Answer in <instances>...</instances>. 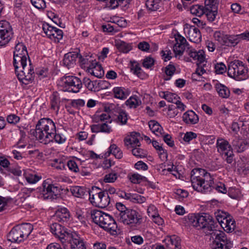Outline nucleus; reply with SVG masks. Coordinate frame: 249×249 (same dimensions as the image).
Wrapping results in <instances>:
<instances>
[{
  "mask_svg": "<svg viewBox=\"0 0 249 249\" xmlns=\"http://www.w3.org/2000/svg\"><path fill=\"white\" fill-rule=\"evenodd\" d=\"M36 137L41 143L48 144L53 141L61 144L66 140L65 136L56 132L53 122L49 118H42L38 121L36 126Z\"/></svg>",
  "mask_w": 249,
  "mask_h": 249,
  "instance_id": "nucleus-1",
  "label": "nucleus"
},
{
  "mask_svg": "<svg viewBox=\"0 0 249 249\" xmlns=\"http://www.w3.org/2000/svg\"><path fill=\"white\" fill-rule=\"evenodd\" d=\"M191 180L194 190L202 193L211 191L213 180L204 169L195 168L191 171Z\"/></svg>",
  "mask_w": 249,
  "mask_h": 249,
  "instance_id": "nucleus-2",
  "label": "nucleus"
},
{
  "mask_svg": "<svg viewBox=\"0 0 249 249\" xmlns=\"http://www.w3.org/2000/svg\"><path fill=\"white\" fill-rule=\"evenodd\" d=\"M91 216L95 224L111 235H116L119 233L120 230L117 223L110 215L101 211L94 210L91 212Z\"/></svg>",
  "mask_w": 249,
  "mask_h": 249,
  "instance_id": "nucleus-3",
  "label": "nucleus"
},
{
  "mask_svg": "<svg viewBox=\"0 0 249 249\" xmlns=\"http://www.w3.org/2000/svg\"><path fill=\"white\" fill-rule=\"evenodd\" d=\"M28 59L29 65L28 66L27 75H25L27 59L15 56L13 58V65L17 76L19 81L25 85L31 83L35 77L34 69L31 65L30 59Z\"/></svg>",
  "mask_w": 249,
  "mask_h": 249,
  "instance_id": "nucleus-4",
  "label": "nucleus"
},
{
  "mask_svg": "<svg viewBox=\"0 0 249 249\" xmlns=\"http://www.w3.org/2000/svg\"><path fill=\"white\" fill-rule=\"evenodd\" d=\"M50 229L52 233L58 238L62 244L66 243V240H68L70 249H77L78 233L76 231L68 232L64 227L57 223L52 224Z\"/></svg>",
  "mask_w": 249,
  "mask_h": 249,
  "instance_id": "nucleus-5",
  "label": "nucleus"
},
{
  "mask_svg": "<svg viewBox=\"0 0 249 249\" xmlns=\"http://www.w3.org/2000/svg\"><path fill=\"white\" fill-rule=\"evenodd\" d=\"M228 75L237 81H243L249 78V71L245 64L238 60L231 61L228 65Z\"/></svg>",
  "mask_w": 249,
  "mask_h": 249,
  "instance_id": "nucleus-6",
  "label": "nucleus"
},
{
  "mask_svg": "<svg viewBox=\"0 0 249 249\" xmlns=\"http://www.w3.org/2000/svg\"><path fill=\"white\" fill-rule=\"evenodd\" d=\"M33 229L30 223H23L15 226L7 235L9 241L14 243H20L26 239Z\"/></svg>",
  "mask_w": 249,
  "mask_h": 249,
  "instance_id": "nucleus-7",
  "label": "nucleus"
},
{
  "mask_svg": "<svg viewBox=\"0 0 249 249\" xmlns=\"http://www.w3.org/2000/svg\"><path fill=\"white\" fill-rule=\"evenodd\" d=\"M118 220L125 225L136 227L142 224V215L140 212L130 209L124 214H122Z\"/></svg>",
  "mask_w": 249,
  "mask_h": 249,
  "instance_id": "nucleus-8",
  "label": "nucleus"
},
{
  "mask_svg": "<svg viewBox=\"0 0 249 249\" xmlns=\"http://www.w3.org/2000/svg\"><path fill=\"white\" fill-rule=\"evenodd\" d=\"M50 181L49 179L44 180L38 189L40 197L43 199H54L59 193V187L52 184Z\"/></svg>",
  "mask_w": 249,
  "mask_h": 249,
  "instance_id": "nucleus-9",
  "label": "nucleus"
},
{
  "mask_svg": "<svg viewBox=\"0 0 249 249\" xmlns=\"http://www.w3.org/2000/svg\"><path fill=\"white\" fill-rule=\"evenodd\" d=\"M210 233L215 237L213 249H231L232 248V242L223 231L215 230Z\"/></svg>",
  "mask_w": 249,
  "mask_h": 249,
  "instance_id": "nucleus-10",
  "label": "nucleus"
},
{
  "mask_svg": "<svg viewBox=\"0 0 249 249\" xmlns=\"http://www.w3.org/2000/svg\"><path fill=\"white\" fill-rule=\"evenodd\" d=\"M78 78L73 76H64L58 81L57 85L60 89L63 91L78 92Z\"/></svg>",
  "mask_w": 249,
  "mask_h": 249,
  "instance_id": "nucleus-11",
  "label": "nucleus"
},
{
  "mask_svg": "<svg viewBox=\"0 0 249 249\" xmlns=\"http://www.w3.org/2000/svg\"><path fill=\"white\" fill-rule=\"evenodd\" d=\"M216 148L217 151L226 159L227 162L231 163L233 154L232 148L229 142L223 138H218L216 141Z\"/></svg>",
  "mask_w": 249,
  "mask_h": 249,
  "instance_id": "nucleus-12",
  "label": "nucleus"
},
{
  "mask_svg": "<svg viewBox=\"0 0 249 249\" xmlns=\"http://www.w3.org/2000/svg\"><path fill=\"white\" fill-rule=\"evenodd\" d=\"M12 28L6 21H0V46L7 44L12 38Z\"/></svg>",
  "mask_w": 249,
  "mask_h": 249,
  "instance_id": "nucleus-13",
  "label": "nucleus"
},
{
  "mask_svg": "<svg viewBox=\"0 0 249 249\" xmlns=\"http://www.w3.org/2000/svg\"><path fill=\"white\" fill-rule=\"evenodd\" d=\"M176 43L173 47V51L176 57L181 56L183 54L185 50H186L190 46L184 37L179 34L175 35Z\"/></svg>",
  "mask_w": 249,
  "mask_h": 249,
  "instance_id": "nucleus-14",
  "label": "nucleus"
},
{
  "mask_svg": "<svg viewBox=\"0 0 249 249\" xmlns=\"http://www.w3.org/2000/svg\"><path fill=\"white\" fill-rule=\"evenodd\" d=\"M184 33L189 40L194 43H198L201 40L200 31L194 26L186 24L184 26Z\"/></svg>",
  "mask_w": 249,
  "mask_h": 249,
  "instance_id": "nucleus-15",
  "label": "nucleus"
},
{
  "mask_svg": "<svg viewBox=\"0 0 249 249\" xmlns=\"http://www.w3.org/2000/svg\"><path fill=\"white\" fill-rule=\"evenodd\" d=\"M186 53L190 57H185V60L186 62H191L192 59L194 61H196V62L204 63L205 61V55L204 52L202 50L196 51L192 46H189L186 50Z\"/></svg>",
  "mask_w": 249,
  "mask_h": 249,
  "instance_id": "nucleus-16",
  "label": "nucleus"
},
{
  "mask_svg": "<svg viewBox=\"0 0 249 249\" xmlns=\"http://www.w3.org/2000/svg\"><path fill=\"white\" fill-rule=\"evenodd\" d=\"M200 229L207 228L209 231H215L214 228V221L212 216L206 213L199 214L198 220V227Z\"/></svg>",
  "mask_w": 249,
  "mask_h": 249,
  "instance_id": "nucleus-17",
  "label": "nucleus"
},
{
  "mask_svg": "<svg viewBox=\"0 0 249 249\" xmlns=\"http://www.w3.org/2000/svg\"><path fill=\"white\" fill-rule=\"evenodd\" d=\"M127 177L130 181L132 183L140 184L142 182H145V185L152 189H155L156 187V185L154 182L148 180L146 177L138 173L129 174L128 175Z\"/></svg>",
  "mask_w": 249,
  "mask_h": 249,
  "instance_id": "nucleus-18",
  "label": "nucleus"
},
{
  "mask_svg": "<svg viewBox=\"0 0 249 249\" xmlns=\"http://www.w3.org/2000/svg\"><path fill=\"white\" fill-rule=\"evenodd\" d=\"M118 194L120 197L135 203L142 204L146 200L144 196L136 193H126L121 191L118 193Z\"/></svg>",
  "mask_w": 249,
  "mask_h": 249,
  "instance_id": "nucleus-19",
  "label": "nucleus"
},
{
  "mask_svg": "<svg viewBox=\"0 0 249 249\" xmlns=\"http://www.w3.org/2000/svg\"><path fill=\"white\" fill-rule=\"evenodd\" d=\"M140 135L139 133L132 132L124 138V144L127 148L140 146L141 142H140Z\"/></svg>",
  "mask_w": 249,
  "mask_h": 249,
  "instance_id": "nucleus-20",
  "label": "nucleus"
},
{
  "mask_svg": "<svg viewBox=\"0 0 249 249\" xmlns=\"http://www.w3.org/2000/svg\"><path fill=\"white\" fill-rule=\"evenodd\" d=\"M163 242L168 249H180L181 248L180 239L177 235L167 236Z\"/></svg>",
  "mask_w": 249,
  "mask_h": 249,
  "instance_id": "nucleus-21",
  "label": "nucleus"
},
{
  "mask_svg": "<svg viewBox=\"0 0 249 249\" xmlns=\"http://www.w3.org/2000/svg\"><path fill=\"white\" fill-rule=\"evenodd\" d=\"M182 120L187 124L193 125L198 123L199 117L193 110H188L182 115Z\"/></svg>",
  "mask_w": 249,
  "mask_h": 249,
  "instance_id": "nucleus-22",
  "label": "nucleus"
},
{
  "mask_svg": "<svg viewBox=\"0 0 249 249\" xmlns=\"http://www.w3.org/2000/svg\"><path fill=\"white\" fill-rule=\"evenodd\" d=\"M87 72L97 78H101L104 75L103 68L96 60L91 63L89 69H87Z\"/></svg>",
  "mask_w": 249,
  "mask_h": 249,
  "instance_id": "nucleus-23",
  "label": "nucleus"
},
{
  "mask_svg": "<svg viewBox=\"0 0 249 249\" xmlns=\"http://www.w3.org/2000/svg\"><path fill=\"white\" fill-rule=\"evenodd\" d=\"M53 218L59 222H67L70 219V213L67 208H61L55 212Z\"/></svg>",
  "mask_w": 249,
  "mask_h": 249,
  "instance_id": "nucleus-24",
  "label": "nucleus"
},
{
  "mask_svg": "<svg viewBox=\"0 0 249 249\" xmlns=\"http://www.w3.org/2000/svg\"><path fill=\"white\" fill-rule=\"evenodd\" d=\"M112 93L115 98L124 100L128 96L130 91L124 87H116L113 89Z\"/></svg>",
  "mask_w": 249,
  "mask_h": 249,
  "instance_id": "nucleus-25",
  "label": "nucleus"
},
{
  "mask_svg": "<svg viewBox=\"0 0 249 249\" xmlns=\"http://www.w3.org/2000/svg\"><path fill=\"white\" fill-rule=\"evenodd\" d=\"M14 56L29 59L26 46L23 43H18L15 47Z\"/></svg>",
  "mask_w": 249,
  "mask_h": 249,
  "instance_id": "nucleus-26",
  "label": "nucleus"
},
{
  "mask_svg": "<svg viewBox=\"0 0 249 249\" xmlns=\"http://www.w3.org/2000/svg\"><path fill=\"white\" fill-rule=\"evenodd\" d=\"M77 58V53H73L71 52H70L65 54L63 60V64L68 68L72 67L76 64Z\"/></svg>",
  "mask_w": 249,
  "mask_h": 249,
  "instance_id": "nucleus-27",
  "label": "nucleus"
},
{
  "mask_svg": "<svg viewBox=\"0 0 249 249\" xmlns=\"http://www.w3.org/2000/svg\"><path fill=\"white\" fill-rule=\"evenodd\" d=\"M95 60L91 55H86L82 56L79 53V63L81 68L84 69L86 71H87V69H89L90 65H91V63Z\"/></svg>",
  "mask_w": 249,
  "mask_h": 249,
  "instance_id": "nucleus-28",
  "label": "nucleus"
},
{
  "mask_svg": "<svg viewBox=\"0 0 249 249\" xmlns=\"http://www.w3.org/2000/svg\"><path fill=\"white\" fill-rule=\"evenodd\" d=\"M149 127L152 132L158 137L163 134V129L160 124L155 120H151L148 123Z\"/></svg>",
  "mask_w": 249,
  "mask_h": 249,
  "instance_id": "nucleus-29",
  "label": "nucleus"
},
{
  "mask_svg": "<svg viewBox=\"0 0 249 249\" xmlns=\"http://www.w3.org/2000/svg\"><path fill=\"white\" fill-rule=\"evenodd\" d=\"M110 154H112L117 159H121L123 157V153L122 150L114 143L110 145L105 156V157H108Z\"/></svg>",
  "mask_w": 249,
  "mask_h": 249,
  "instance_id": "nucleus-30",
  "label": "nucleus"
},
{
  "mask_svg": "<svg viewBox=\"0 0 249 249\" xmlns=\"http://www.w3.org/2000/svg\"><path fill=\"white\" fill-rule=\"evenodd\" d=\"M221 227L226 232H231L234 230L236 227L235 220L231 215L228 217L227 219L224 221L223 224H221Z\"/></svg>",
  "mask_w": 249,
  "mask_h": 249,
  "instance_id": "nucleus-31",
  "label": "nucleus"
},
{
  "mask_svg": "<svg viewBox=\"0 0 249 249\" xmlns=\"http://www.w3.org/2000/svg\"><path fill=\"white\" fill-rule=\"evenodd\" d=\"M89 215V210L88 208H82L79 210V221L81 223V226H87L88 218Z\"/></svg>",
  "mask_w": 249,
  "mask_h": 249,
  "instance_id": "nucleus-32",
  "label": "nucleus"
},
{
  "mask_svg": "<svg viewBox=\"0 0 249 249\" xmlns=\"http://www.w3.org/2000/svg\"><path fill=\"white\" fill-rule=\"evenodd\" d=\"M233 148L236 152L240 153L243 152L246 148V142L242 139L235 138L232 142Z\"/></svg>",
  "mask_w": 249,
  "mask_h": 249,
  "instance_id": "nucleus-33",
  "label": "nucleus"
},
{
  "mask_svg": "<svg viewBox=\"0 0 249 249\" xmlns=\"http://www.w3.org/2000/svg\"><path fill=\"white\" fill-rule=\"evenodd\" d=\"M128 118V113L125 110L120 109L116 115L115 121L118 124L123 125L127 123Z\"/></svg>",
  "mask_w": 249,
  "mask_h": 249,
  "instance_id": "nucleus-34",
  "label": "nucleus"
},
{
  "mask_svg": "<svg viewBox=\"0 0 249 249\" xmlns=\"http://www.w3.org/2000/svg\"><path fill=\"white\" fill-rule=\"evenodd\" d=\"M242 40L249 41V31H246L244 33L230 36L229 40L231 41L232 44H237Z\"/></svg>",
  "mask_w": 249,
  "mask_h": 249,
  "instance_id": "nucleus-35",
  "label": "nucleus"
},
{
  "mask_svg": "<svg viewBox=\"0 0 249 249\" xmlns=\"http://www.w3.org/2000/svg\"><path fill=\"white\" fill-rule=\"evenodd\" d=\"M110 116L106 112H100L96 111L95 114L93 116V121L95 123H99L102 122H110Z\"/></svg>",
  "mask_w": 249,
  "mask_h": 249,
  "instance_id": "nucleus-36",
  "label": "nucleus"
},
{
  "mask_svg": "<svg viewBox=\"0 0 249 249\" xmlns=\"http://www.w3.org/2000/svg\"><path fill=\"white\" fill-rule=\"evenodd\" d=\"M160 95L168 102L173 103L177 102V100L179 99V97L177 94L168 91L162 92Z\"/></svg>",
  "mask_w": 249,
  "mask_h": 249,
  "instance_id": "nucleus-37",
  "label": "nucleus"
},
{
  "mask_svg": "<svg viewBox=\"0 0 249 249\" xmlns=\"http://www.w3.org/2000/svg\"><path fill=\"white\" fill-rule=\"evenodd\" d=\"M141 101L137 96H132L126 101L125 104L130 108H136L141 104Z\"/></svg>",
  "mask_w": 249,
  "mask_h": 249,
  "instance_id": "nucleus-38",
  "label": "nucleus"
},
{
  "mask_svg": "<svg viewBox=\"0 0 249 249\" xmlns=\"http://www.w3.org/2000/svg\"><path fill=\"white\" fill-rule=\"evenodd\" d=\"M66 162V159L64 157H61L53 160L51 165L57 170H63L65 168Z\"/></svg>",
  "mask_w": 249,
  "mask_h": 249,
  "instance_id": "nucleus-39",
  "label": "nucleus"
},
{
  "mask_svg": "<svg viewBox=\"0 0 249 249\" xmlns=\"http://www.w3.org/2000/svg\"><path fill=\"white\" fill-rule=\"evenodd\" d=\"M215 88L220 96L224 98L229 97L230 91L227 87L221 84H216Z\"/></svg>",
  "mask_w": 249,
  "mask_h": 249,
  "instance_id": "nucleus-40",
  "label": "nucleus"
},
{
  "mask_svg": "<svg viewBox=\"0 0 249 249\" xmlns=\"http://www.w3.org/2000/svg\"><path fill=\"white\" fill-rule=\"evenodd\" d=\"M162 2V0H147L145 5L149 10L156 11L160 6Z\"/></svg>",
  "mask_w": 249,
  "mask_h": 249,
  "instance_id": "nucleus-41",
  "label": "nucleus"
},
{
  "mask_svg": "<svg viewBox=\"0 0 249 249\" xmlns=\"http://www.w3.org/2000/svg\"><path fill=\"white\" fill-rule=\"evenodd\" d=\"M101 192H96L94 190H92L90 192V195L89 199L91 203L96 207H98L100 197H101Z\"/></svg>",
  "mask_w": 249,
  "mask_h": 249,
  "instance_id": "nucleus-42",
  "label": "nucleus"
},
{
  "mask_svg": "<svg viewBox=\"0 0 249 249\" xmlns=\"http://www.w3.org/2000/svg\"><path fill=\"white\" fill-rule=\"evenodd\" d=\"M197 68L196 69V72L193 74V78L194 79L196 75L200 76L206 73L208 70L207 66V62L205 61L204 63H197Z\"/></svg>",
  "mask_w": 249,
  "mask_h": 249,
  "instance_id": "nucleus-43",
  "label": "nucleus"
},
{
  "mask_svg": "<svg viewBox=\"0 0 249 249\" xmlns=\"http://www.w3.org/2000/svg\"><path fill=\"white\" fill-rule=\"evenodd\" d=\"M190 12L193 15L200 17L206 12L205 7L199 5H195L191 7Z\"/></svg>",
  "mask_w": 249,
  "mask_h": 249,
  "instance_id": "nucleus-44",
  "label": "nucleus"
},
{
  "mask_svg": "<svg viewBox=\"0 0 249 249\" xmlns=\"http://www.w3.org/2000/svg\"><path fill=\"white\" fill-rule=\"evenodd\" d=\"M214 215L220 226L227 219L228 217L231 216L228 213L220 210H217L214 213Z\"/></svg>",
  "mask_w": 249,
  "mask_h": 249,
  "instance_id": "nucleus-45",
  "label": "nucleus"
},
{
  "mask_svg": "<svg viewBox=\"0 0 249 249\" xmlns=\"http://www.w3.org/2000/svg\"><path fill=\"white\" fill-rule=\"evenodd\" d=\"M197 137V134L193 132L189 131L185 133H180V138L182 139V141L181 142H184L189 143L190 141Z\"/></svg>",
  "mask_w": 249,
  "mask_h": 249,
  "instance_id": "nucleus-46",
  "label": "nucleus"
},
{
  "mask_svg": "<svg viewBox=\"0 0 249 249\" xmlns=\"http://www.w3.org/2000/svg\"><path fill=\"white\" fill-rule=\"evenodd\" d=\"M101 196L98 207L102 208H106L110 203V197L107 193L103 191L101 192Z\"/></svg>",
  "mask_w": 249,
  "mask_h": 249,
  "instance_id": "nucleus-47",
  "label": "nucleus"
},
{
  "mask_svg": "<svg viewBox=\"0 0 249 249\" xmlns=\"http://www.w3.org/2000/svg\"><path fill=\"white\" fill-rule=\"evenodd\" d=\"M131 71L134 74L142 79H143L145 76V74L142 70L140 65L136 62H134L132 64Z\"/></svg>",
  "mask_w": 249,
  "mask_h": 249,
  "instance_id": "nucleus-48",
  "label": "nucleus"
},
{
  "mask_svg": "<svg viewBox=\"0 0 249 249\" xmlns=\"http://www.w3.org/2000/svg\"><path fill=\"white\" fill-rule=\"evenodd\" d=\"M176 71L175 67L169 64L165 68V75L164 76V79L165 80H169L172 76L174 74Z\"/></svg>",
  "mask_w": 249,
  "mask_h": 249,
  "instance_id": "nucleus-49",
  "label": "nucleus"
},
{
  "mask_svg": "<svg viewBox=\"0 0 249 249\" xmlns=\"http://www.w3.org/2000/svg\"><path fill=\"white\" fill-rule=\"evenodd\" d=\"M131 0H107V6L112 9L116 8L119 5H126Z\"/></svg>",
  "mask_w": 249,
  "mask_h": 249,
  "instance_id": "nucleus-50",
  "label": "nucleus"
},
{
  "mask_svg": "<svg viewBox=\"0 0 249 249\" xmlns=\"http://www.w3.org/2000/svg\"><path fill=\"white\" fill-rule=\"evenodd\" d=\"M205 14L209 21L213 22L215 20L217 16V9H209V10H207L205 8Z\"/></svg>",
  "mask_w": 249,
  "mask_h": 249,
  "instance_id": "nucleus-51",
  "label": "nucleus"
},
{
  "mask_svg": "<svg viewBox=\"0 0 249 249\" xmlns=\"http://www.w3.org/2000/svg\"><path fill=\"white\" fill-rule=\"evenodd\" d=\"M118 49L121 52L123 53H127L131 49V45L124 41H121L118 43Z\"/></svg>",
  "mask_w": 249,
  "mask_h": 249,
  "instance_id": "nucleus-52",
  "label": "nucleus"
},
{
  "mask_svg": "<svg viewBox=\"0 0 249 249\" xmlns=\"http://www.w3.org/2000/svg\"><path fill=\"white\" fill-rule=\"evenodd\" d=\"M132 153L133 155L138 158H144L146 157L147 155L146 152L141 148L140 146L135 147L134 148H132Z\"/></svg>",
  "mask_w": 249,
  "mask_h": 249,
  "instance_id": "nucleus-53",
  "label": "nucleus"
},
{
  "mask_svg": "<svg viewBox=\"0 0 249 249\" xmlns=\"http://www.w3.org/2000/svg\"><path fill=\"white\" fill-rule=\"evenodd\" d=\"M199 214L190 213L187 216V222L193 227L197 228Z\"/></svg>",
  "mask_w": 249,
  "mask_h": 249,
  "instance_id": "nucleus-54",
  "label": "nucleus"
},
{
  "mask_svg": "<svg viewBox=\"0 0 249 249\" xmlns=\"http://www.w3.org/2000/svg\"><path fill=\"white\" fill-rule=\"evenodd\" d=\"M219 0H205V7L207 10L209 9H217Z\"/></svg>",
  "mask_w": 249,
  "mask_h": 249,
  "instance_id": "nucleus-55",
  "label": "nucleus"
},
{
  "mask_svg": "<svg viewBox=\"0 0 249 249\" xmlns=\"http://www.w3.org/2000/svg\"><path fill=\"white\" fill-rule=\"evenodd\" d=\"M118 178V174L115 172H112L106 175L104 177V181L106 183H113Z\"/></svg>",
  "mask_w": 249,
  "mask_h": 249,
  "instance_id": "nucleus-56",
  "label": "nucleus"
},
{
  "mask_svg": "<svg viewBox=\"0 0 249 249\" xmlns=\"http://www.w3.org/2000/svg\"><path fill=\"white\" fill-rule=\"evenodd\" d=\"M89 189L84 187H79V197L86 198H88L90 195Z\"/></svg>",
  "mask_w": 249,
  "mask_h": 249,
  "instance_id": "nucleus-57",
  "label": "nucleus"
},
{
  "mask_svg": "<svg viewBox=\"0 0 249 249\" xmlns=\"http://www.w3.org/2000/svg\"><path fill=\"white\" fill-rule=\"evenodd\" d=\"M59 103V98L57 92L53 93L51 96V107L53 109L58 108Z\"/></svg>",
  "mask_w": 249,
  "mask_h": 249,
  "instance_id": "nucleus-58",
  "label": "nucleus"
},
{
  "mask_svg": "<svg viewBox=\"0 0 249 249\" xmlns=\"http://www.w3.org/2000/svg\"><path fill=\"white\" fill-rule=\"evenodd\" d=\"M116 207L118 211V213H117V216L118 220L120 216H121L122 214H124L128 209L126 208L125 205L121 202L116 203Z\"/></svg>",
  "mask_w": 249,
  "mask_h": 249,
  "instance_id": "nucleus-59",
  "label": "nucleus"
},
{
  "mask_svg": "<svg viewBox=\"0 0 249 249\" xmlns=\"http://www.w3.org/2000/svg\"><path fill=\"white\" fill-rule=\"evenodd\" d=\"M32 5L38 9H44L46 7V2L44 0H31Z\"/></svg>",
  "mask_w": 249,
  "mask_h": 249,
  "instance_id": "nucleus-60",
  "label": "nucleus"
},
{
  "mask_svg": "<svg viewBox=\"0 0 249 249\" xmlns=\"http://www.w3.org/2000/svg\"><path fill=\"white\" fill-rule=\"evenodd\" d=\"M54 27L49 25V24H43V30L46 35L50 38L52 39L53 32Z\"/></svg>",
  "mask_w": 249,
  "mask_h": 249,
  "instance_id": "nucleus-61",
  "label": "nucleus"
},
{
  "mask_svg": "<svg viewBox=\"0 0 249 249\" xmlns=\"http://www.w3.org/2000/svg\"><path fill=\"white\" fill-rule=\"evenodd\" d=\"M76 160H78V159L76 158V159L70 160L67 162V164L69 169L71 171L75 173L77 172L78 169V165Z\"/></svg>",
  "mask_w": 249,
  "mask_h": 249,
  "instance_id": "nucleus-62",
  "label": "nucleus"
},
{
  "mask_svg": "<svg viewBox=\"0 0 249 249\" xmlns=\"http://www.w3.org/2000/svg\"><path fill=\"white\" fill-rule=\"evenodd\" d=\"M80 84L84 85L89 90H94L93 83L89 78H84Z\"/></svg>",
  "mask_w": 249,
  "mask_h": 249,
  "instance_id": "nucleus-63",
  "label": "nucleus"
},
{
  "mask_svg": "<svg viewBox=\"0 0 249 249\" xmlns=\"http://www.w3.org/2000/svg\"><path fill=\"white\" fill-rule=\"evenodd\" d=\"M176 197L179 200H182L183 198H186L188 196V193L187 191L182 189H177L175 192Z\"/></svg>",
  "mask_w": 249,
  "mask_h": 249,
  "instance_id": "nucleus-64",
  "label": "nucleus"
}]
</instances>
